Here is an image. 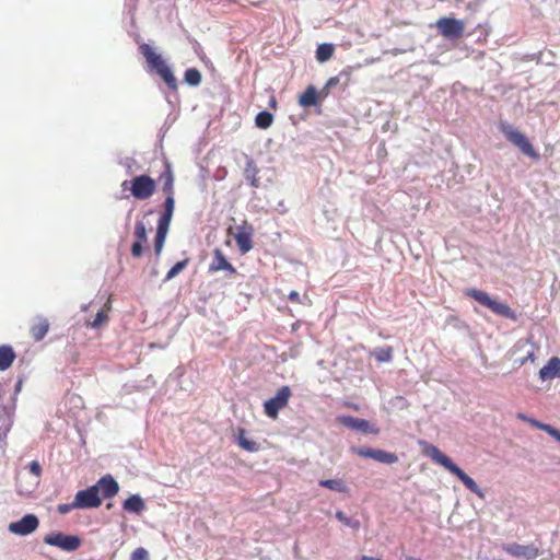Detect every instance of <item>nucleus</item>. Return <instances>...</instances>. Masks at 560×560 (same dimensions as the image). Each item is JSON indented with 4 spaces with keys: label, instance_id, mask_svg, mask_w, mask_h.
Listing matches in <instances>:
<instances>
[{
    "label": "nucleus",
    "instance_id": "nucleus-18",
    "mask_svg": "<svg viewBox=\"0 0 560 560\" xmlns=\"http://www.w3.org/2000/svg\"><path fill=\"white\" fill-rule=\"evenodd\" d=\"M122 509L128 513L139 515L144 511L145 504L139 494H131L124 501Z\"/></svg>",
    "mask_w": 560,
    "mask_h": 560
},
{
    "label": "nucleus",
    "instance_id": "nucleus-28",
    "mask_svg": "<svg viewBox=\"0 0 560 560\" xmlns=\"http://www.w3.org/2000/svg\"><path fill=\"white\" fill-rule=\"evenodd\" d=\"M334 50H335V48H334L332 44H328V43L320 44V45H318V47L316 49V59L319 62H325L331 58Z\"/></svg>",
    "mask_w": 560,
    "mask_h": 560
},
{
    "label": "nucleus",
    "instance_id": "nucleus-29",
    "mask_svg": "<svg viewBox=\"0 0 560 560\" xmlns=\"http://www.w3.org/2000/svg\"><path fill=\"white\" fill-rule=\"evenodd\" d=\"M201 72L197 68H189L185 71L184 82L189 86H198L201 83Z\"/></svg>",
    "mask_w": 560,
    "mask_h": 560
},
{
    "label": "nucleus",
    "instance_id": "nucleus-35",
    "mask_svg": "<svg viewBox=\"0 0 560 560\" xmlns=\"http://www.w3.org/2000/svg\"><path fill=\"white\" fill-rule=\"evenodd\" d=\"M135 242L145 243L148 240L147 228L142 221H138L135 225Z\"/></svg>",
    "mask_w": 560,
    "mask_h": 560
},
{
    "label": "nucleus",
    "instance_id": "nucleus-21",
    "mask_svg": "<svg viewBox=\"0 0 560 560\" xmlns=\"http://www.w3.org/2000/svg\"><path fill=\"white\" fill-rule=\"evenodd\" d=\"M15 357V352L11 346H0V371L8 370L14 362Z\"/></svg>",
    "mask_w": 560,
    "mask_h": 560
},
{
    "label": "nucleus",
    "instance_id": "nucleus-40",
    "mask_svg": "<svg viewBox=\"0 0 560 560\" xmlns=\"http://www.w3.org/2000/svg\"><path fill=\"white\" fill-rule=\"evenodd\" d=\"M30 472L34 475L36 478H39L42 474V467L40 464L37 460H33L30 464Z\"/></svg>",
    "mask_w": 560,
    "mask_h": 560
},
{
    "label": "nucleus",
    "instance_id": "nucleus-34",
    "mask_svg": "<svg viewBox=\"0 0 560 560\" xmlns=\"http://www.w3.org/2000/svg\"><path fill=\"white\" fill-rule=\"evenodd\" d=\"M188 265V259H184V260H180V261H177L170 270L168 272L166 273V277L164 279V281H170L172 280L173 278H175L179 272H182L186 266Z\"/></svg>",
    "mask_w": 560,
    "mask_h": 560
},
{
    "label": "nucleus",
    "instance_id": "nucleus-37",
    "mask_svg": "<svg viewBox=\"0 0 560 560\" xmlns=\"http://www.w3.org/2000/svg\"><path fill=\"white\" fill-rule=\"evenodd\" d=\"M107 318V315L104 311H100L94 320L91 323V327L92 328H98L104 322L105 319Z\"/></svg>",
    "mask_w": 560,
    "mask_h": 560
},
{
    "label": "nucleus",
    "instance_id": "nucleus-48",
    "mask_svg": "<svg viewBox=\"0 0 560 560\" xmlns=\"http://www.w3.org/2000/svg\"><path fill=\"white\" fill-rule=\"evenodd\" d=\"M407 560H421V559L410 557V558H408Z\"/></svg>",
    "mask_w": 560,
    "mask_h": 560
},
{
    "label": "nucleus",
    "instance_id": "nucleus-8",
    "mask_svg": "<svg viewBox=\"0 0 560 560\" xmlns=\"http://www.w3.org/2000/svg\"><path fill=\"white\" fill-rule=\"evenodd\" d=\"M502 550L513 558L525 560H535L540 556V548L536 544L521 545L516 542H506L502 545Z\"/></svg>",
    "mask_w": 560,
    "mask_h": 560
},
{
    "label": "nucleus",
    "instance_id": "nucleus-32",
    "mask_svg": "<svg viewBox=\"0 0 560 560\" xmlns=\"http://www.w3.org/2000/svg\"><path fill=\"white\" fill-rule=\"evenodd\" d=\"M335 516L345 526L350 527L353 530H358L360 528V521L353 517H348L342 511H337Z\"/></svg>",
    "mask_w": 560,
    "mask_h": 560
},
{
    "label": "nucleus",
    "instance_id": "nucleus-31",
    "mask_svg": "<svg viewBox=\"0 0 560 560\" xmlns=\"http://www.w3.org/2000/svg\"><path fill=\"white\" fill-rule=\"evenodd\" d=\"M373 355L378 362H390L393 349L390 347H378L373 351Z\"/></svg>",
    "mask_w": 560,
    "mask_h": 560
},
{
    "label": "nucleus",
    "instance_id": "nucleus-41",
    "mask_svg": "<svg viewBox=\"0 0 560 560\" xmlns=\"http://www.w3.org/2000/svg\"><path fill=\"white\" fill-rule=\"evenodd\" d=\"M536 355L534 351H528L524 358L517 360L520 365H524L527 361L535 362Z\"/></svg>",
    "mask_w": 560,
    "mask_h": 560
},
{
    "label": "nucleus",
    "instance_id": "nucleus-17",
    "mask_svg": "<svg viewBox=\"0 0 560 560\" xmlns=\"http://www.w3.org/2000/svg\"><path fill=\"white\" fill-rule=\"evenodd\" d=\"M234 238L242 254H246L253 248L252 229L240 226Z\"/></svg>",
    "mask_w": 560,
    "mask_h": 560
},
{
    "label": "nucleus",
    "instance_id": "nucleus-22",
    "mask_svg": "<svg viewBox=\"0 0 560 560\" xmlns=\"http://www.w3.org/2000/svg\"><path fill=\"white\" fill-rule=\"evenodd\" d=\"M299 104L303 107H312L317 104V91L313 85L307 86L301 94Z\"/></svg>",
    "mask_w": 560,
    "mask_h": 560
},
{
    "label": "nucleus",
    "instance_id": "nucleus-33",
    "mask_svg": "<svg viewBox=\"0 0 560 560\" xmlns=\"http://www.w3.org/2000/svg\"><path fill=\"white\" fill-rule=\"evenodd\" d=\"M237 443L245 451H248V452L258 451V444L255 441L247 439L244 435V431L240 432V434L237 436Z\"/></svg>",
    "mask_w": 560,
    "mask_h": 560
},
{
    "label": "nucleus",
    "instance_id": "nucleus-45",
    "mask_svg": "<svg viewBox=\"0 0 560 560\" xmlns=\"http://www.w3.org/2000/svg\"><path fill=\"white\" fill-rule=\"evenodd\" d=\"M360 560H382L380 558L369 557V556H362Z\"/></svg>",
    "mask_w": 560,
    "mask_h": 560
},
{
    "label": "nucleus",
    "instance_id": "nucleus-9",
    "mask_svg": "<svg viewBox=\"0 0 560 560\" xmlns=\"http://www.w3.org/2000/svg\"><path fill=\"white\" fill-rule=\"evenodd\" d=\"M440 34L447 39H457L464 33V22L455 18H441L436 21Z\"/></svg>",
    "mask_w": 560,
    "mask_h": 560
},
{
    "label": "nucleus",
    "instance_id": "nucleus-44",
    "mask_svg": "<svg viewBox=\"0 0 560 560\" xmlns=\"http://www.w3.org/2000/svg\"><path fill=\"white\" fill-rule=\"evenodd\" d=\"M22 384H23L22 380H19V381L16 382V384H15V386H14V394H15V395H16V394H19V393L21 392Z\"/></svg>",
    "mask_w": 560,
    "mask_h": 560
},
{
    "label": "nucleus",
    "instance_id": "nucleus-42",
    "mask_svg": "<svg viewBox=\"0 0 560 560\" xmlns=\"http://www.w3.org/2000/svg\"><path fill=\"white\" fill-rule=\"evenodd\" d=\"M338 83H339V77H332L327 81L325 89L329 90V89L334 88L335 85H337Z\"/></svg>",
    "mask_w": 560,
    "mask_h": 560
},
{
    "label": "nucleus",
    "instance_id": "nucleus-39",
    "mask_svg": "<svg viewBox=\"0 0 560 560\" xmlns=\"http://www.w3.org/2000/svg\"><path fill=\"white\" fill-rule=\"evenodd\" d=\"M57 509L60 514L66 515L69 512H71L73 509H77V506L74 505V500H73L71 503L59 504Z\"/></svg>",
    "mask_w": 560,
    "mask_h": 560
},
{
    "label": "nucleus",
    "instance_id": "nucleus-47",
    "mask_svg": "<svg viewBox=\"0 0 560 560\" xmlns=\"http://www.w3.org/2000/svg\"><path fill=\"white\" fill-rule=\"evenodd\" d=\"M517 417H518L520 419L524 420V421H528V420H529V419H528L525 415H523V413H518V416H517Z\"/></svg>",
    "mask_w": 560,
    "mask_h": 560
},
{
    "label": "nucleus",
    "instance_id": "nucleus-20",
    "mask_svg": "<svg viewBox=\"0 0 560 560\" xmlns=\"http://www.w3.org/2000/svg\"><path fill=\"white\" fill-rule=\"evenodd\" d=\"M258 168L254 162V160L249 156H246V165L244 170V176L245 179L248 182V184L257 188L259 187V179L257 178Z\"/></svg>",
    "mask_w": 560,
    "mask_h": 560
},
{
    "label": "nucleus",
    "instance_id": "nucleus-2",
    "mask_svg": "<svg viewBox=\"0 0 560 560\" xmlns=\"http://www.w3.org/2000/svg\"><path fill=\"white\" fill-rule=\"evenodd\" d=\"M425 454L436 464L443 466L451 474L455 475L465 487L477 494L479 498H483L485 494L480 487L476 483V481L469 477L459 466H457L446 454L440 451L434 445H428L425 448Z\"/></svg>",
    "mask_w": 560,
    "mask_h": 560
},
{
    "label": "nucleus",
    "instance_id": "nucleus-1",
    "mask_svg": "<svg viewBox=\"0 0 560 560\" xmlns=\"http://www.w3.org/2000/svg\"><path fill=\"white\" fill-rule=\"evenodd\" d=\"M139 51L145 59L148 72L159 75L170 90H176L178 86L177 80L172 68L163 59L162 55L145 43L139 46Z\"/></svg>",
    "mask_w": 560,
    "mask_h": 560
},
{
    "label": "nucleus",
    "instance_id": "nucleus-6",
    "mask_svg": "<svg viewBox=\"0 0 560 560\" xmlns=\"http://www.w3.org/2000/svg\"><path fill=\"white\" fill-rule=\"evenodd\" d=\"M130 192L139 200H145L150 198L155 190V182L149 175H139L132 178L130 182Z\"/></svg>",
    "mask_w": 560,
    "mask_h": 560
},
{
    "label": "nucleus",
    "instance_id": "nucleus-11",
    "mask_svg": "<svg viewBox=\"0 0 560 560\" xmlns=\"http://www.w3.org/2000/svg\"><path fill=\"white\" fill-rule=\"evenodd\" d=\"M102 504V499L97 494L96 487H89L80 490L74 495V505L77 509H94Z\"/></svg>",
    "mask_w": 560,
    "mask_h": 560
},
{
    "label": "nucleus",
    "instance_id": "nucleus-27",
    "mask_svg": "<svg viewBox=\"0 0 560 560\" xmlns=\"http://www.w3.org/2000/svg\"><path fill=\"white\" fill-rule=\"evenodd\" d=\"M319 486L341 493L348 491V487L341 479H323L319 481Z\"/></svg>",
    "mask_w": 560,
    "mask_h": 560
},
{
    "label": "nucleus",
    "instance_id": "nucleus-43",
    "mask_svg": "<svg viewBox=\"0 0 560 560\" xmlns=\"http://www.w3.org/2000/svg\"><path fill=\"white\" fill-rule=\"evenodd\" d=\"M289 300L293 302H299L300 294L296 291H291L289 294Z\"/></svg>",
    "mask_w": 560,
    "mask_h": 560
},
{
    "label": "nucleus",
    "instance_id": "nucleus-46",
    "mask_svg": "<svg viewBox=\"0 0 560 560\" xmlns=\"http://www.w3.org/2000/svg\"><path fill=\"white\" fill-rule=\"evenodd\" d=\"M269 106H270V107H273V108L277 106V101H276V98H275V97H271V98H270V101H269Z\"/></svg>",
    "mask_w": 560,
    "mask_h": 560
},
{
    "label": "nucleus",
    "instance_id": "nucleus-13",
    "mask_svg": "<svg viewBox=\"0 0 560 560\" xmlns=\"http://www.w3.org/2000/svg\"><path fill=\"white\" fill-rule=\"evenodd\" d=\"M339 422L345 425L346 428H349L351 430H357L363 433H372L377 434L380 432V429L375 425H372L368 420L355 418L352 416H340L338 418Z\"/></svg>",
    "mask_w": 560,
    "mask_h": 560
},
{
    "label": "nucleus",
    "instance_id": "nucleus-4",
    "mask_svg": "<svg viewBox=\"0 0 560 560\" xmlns=\"http://www.w3.org/2000/svg\"><path fill=\"white\" fill-rule=\"evenodd\" d=\"M466 295L479 302L481 305L491 310L494 314L514 319L515 313L504 303L490 298V295L478 289H468Z\"/></svg>",
    "mask_w": 560,
    "mask_h": 560
},
{
    "label": "nucleus",
    "instance_id": "nucleus-10",
    "mask_svg": "<svg viewBox=\"0 0 560 560\" xmlns=\"http://www.w3.org/2000/svg\"><path fill=\"white\" fill-rule=\"evenodd\" d=\"M39 526V520L35 514H25L21 520L11 522L8 530L18 536H27Z\"/></svg>",
    "mask_w": 560,
    "mask_h": 560
},
{
    "label": "nucleus",
    "instance_id": "nucleus-12",
    "mask_svg": "<svg viewBox=\"0 0 560 560\" xmlns=\"http://www.w3.org/2000/svg\"><path fill=\"white\" fill-rule=\"evenodd\" d=\"M354 452L361 457L371 458V459H374L375 462L383 463V464L390 465V464H395L398 460V457L396 454L386 452L381 448H372V447L362 446V447L355 448Z\"/></svg>",
    "mask_w": 560,
    "mask_h": 560
},
{
    "label": "nucleus",
    "instance_id": "nucleus-3",
    "mask_svg": "<svg viewBox=\"0 0 560 560\" xmlns=\"http://www.w3.org/2000/svg\"><path fill=\"white\" fill-rule=\"evenodd\" d=\"M500 131L504 135V137L515 147H517L523 154L532 158V159H538L539 155L528 141L525 135H523L521 131H518L516 128H514L509 122H501Z\"/></svg>",
    "mask_w": 560,
    "mask_h": 560
},
{
    "label": "nucleus",
    "instance_id": "nucleus-14",
    "mask_svg": "<svg viewBox=\"0 0 560 560\" xmlns=\"http://www.w3.org/2000/svg\"><path fill=\"white\" fill-rule=\"evenodd\" d=\"M93 487H96L97 494L102 493L105 499L115 497L119 491V485L112 475L103 476Z\"/></svg>",
    "mask_w": 560,
    "mask_h": 560
},
{
    "label": "nucleus",
    "instance_id": "nucleus-15",
    "mask_svg": "<svg viewBox=\"0 0 560 560\" xmlns=\"http://www.w3.org/2000/svg\"><path fill=\"white\" fill-rule=\"evenodd\" d=\"M538 376L542 382L560 378V358H550L547 364L539 370Z\"/></svg>",
    "mask_w": 560,
    "mask_h": 560
},
{
    "label": "nucleus",
    "instance_id": "nucleus-24",
    "mask_svg": "<svg viewBox=\"0 0 560 560\" xmlns=\"http://www.w3.org/2000/svg\"><path fill=\"white\" fill-rule=\"evenodd\" d=\"M160 182L162 183V191L167 195H174V177L171 171L170 165H166V168L162 172L160 176Z\"/></svg>",
    "mask_w": 560,
    "mask_h": 560
},
{
    "label": "nucleus",
    "instance_id": "nucleus-38",
    "mask_svg": "<svg viewBox=\"0 0 560 560\" xmlns=\"http://www.w3.org/2000/svg\"><path fill=\"white\" fill-rule=\"evenodd\" d=\"M143 244L144 243L133 242V244L131 246V255L135 258L141 257V255L143 253Z\"/></svg>",
    "mask_w": 560,
    "mask_h": 560
},
{
    "label": "nucleus",
    "instance_id": "nucleus-36",
    "mask_svg": "<svg viewBox=\"0 0 560 560\" xmlns=\"http://www.w3.org/2000/svg\"><path fill=\"white\" fill-rule=\"evenodd\" d=\"M130 560H149V553L144 548H137L131 553Z\"/></svg>",
    "mask_w": 560,
    "mask_h": 560
},
{
    "label": "nucleus",
    "instance_id": "nucleus-19",
    "mask_svg": "<svg viewBox=\"0 0 560 560\" xmlns=\"http://www.w3.org/2000/svg\"><path fill=\"white\" fill-rule=\"evenodd\" d=\"M174 207H175L174 195H167L165 198V201H164V211L158 221L159 225L170 226L172 218H173Z\"/></svg>",
    "mask_w": 560,
    "mask_h": 560
},
{
    "label": "nucleus",
    "instance_id": "nucleus-26",
    "mask_svg": "<svg viewBox=\"0 0 560 560\" xmlns=\"http://www.w3.org/2000/svg\"><path fill=\"white\" fill-rule=\"evenodd\" d=\"M528 422L533 427H535V428H537V429L548 433L556 441L560 442V430H558L557 428H555V427H552L550 424H547V423H542V422H540L538 420H535V419H530V420H528Z\"/></svg>",
    "mask_w": 560,
    "mask_h": 560
},
{
    "label": "nucleus",
    "instance_id": "nucleus-25",
    "mask_svg": "<svg viewBox=\"0 0 560 560\" xmlns=\"http://www.w3.org/2000/svg\"><path fill=\"white\" fill-rule=\"evenodd\" d=\"M170 226L159 225L156 228V234L154 240V253L156 256H160L162 253V249L164 247V243L167 236Z\"/></svg>",
    "mask_w": 560,
    "mask_h": 560
},
{
    "label": "nucleus",
    "instance_id": "nucleus-7",
    "mask_svg": "<svg viewBox=\"0 0 560 560\" xmlns=\"http://www.w3.org/2000/svg\"><path fill=\"white\" fill-rule=\"evenodd\" d=\"M291 397V388L289 386H282L278 389L277 394L265 401L264 409L265 413L269 418H277L279 411L288 405L289 398Z\"/></svg>",
    "mask_w": 560,
    "mask_h": 560
},
{
    "label": "nucleus",
    "instance_id": "nucleus-5",
    "mask_svg": "<svg viewBox=\"0 0 560 560\" xmlns=\"http://www.w3.org/2000/svg\"><path fill=\"white\" fill-rule=\"evenodd\" d=\"M46 545L57 547L62 551L71 552L81 546V538L77 535H68L62 532H52L44 537Z\"/></svg>",
    "mask_w": 560,
    "mask_h": 560
},
{
    "label": "nucleus",
    "instance_id": "nucleus-23",
    "mask_svg": "<svg viewBox=\"0 0 560 560\" xmlns=\"http://www.w3.org/2000/svg\"><path fill=\"white\" fill-rule=\"evenodd\" d=\"M49 323L46 318H39L36 324L31 327L32 337L36 341H40L47 335Z\"/></svg>",
    "mask_w": 560,
    "mask_h": 560
},
{
    "label": "nucleus",
    "instance_id": "nucleus-30",
    "mask_svg": "<svg viewBox=\"0 0 560 560\" xmlns=\"http://www.w3.org/2000/svg\"><path fill=\"white\" fill-rule=\"evenodd\" d=\"M273 116L268 110H261L256 115L255 124L260 129H267L272 125Z\"/></svg>",
    "mask_w": 560,
    "mask_h": 560
},
{
    "label": "nucleus",
    "instance_id": "nucleus-16",
    "mask_svg": "<svg viewBox=\"0 0 560 560\" xmlns=\"http://www.w3.org/2000/svg\"><path fill=\"white\" fill-rule=\"evenodd\" d=\"M220 270H225L232 275L236 272V269L233 267L231 262L228 261L222 250L215 248L213 250V260L209 266V271L217 272Z\"/></svg>",
    "mask_w": 560,
    "mask_h": 560
}]
</instances>
